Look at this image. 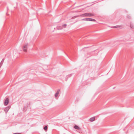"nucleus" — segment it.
I'll return each instance as SVG.
<instances>
[{
  "instance_id": "ddd939ff",
  "label": "nucleus",
  "mask_w": 134,
  "mask_h": 134,
  "mask_svg": "<svg viewBox=\"0 0 134 134\" xmlns=\"http://www.w3.org/2000/svg\"><path fill=\"white\" fill-rule=\"evenodd\" d=\"M48 127L47 126H45L43 128V129L44 130H47V129Z\"/></svg>"
},
{
  "instance_id": "f8f14e48",
  "label": "nucleus",
  "mask_w": 134,
  "mask_h": 134,
  "mask_svg": "<svg viewBox=\"0 0 134 134\" xmlns=\"http://www.w3.org/2000/svg\"><path fill=\"white\" fill-rule=\"evenodd\" d=\"M4 60V59L3 58V59H2L1 62V63H0V68H1V63H2V64L3 63Z\"/></svg>"
},
{
  "instance_id": "2eb2a0df",
  "label": "nucleus",
  "mask_w": 134,
  "mask_h": 134,
  "mask_svg": "<svg viewBox=\"0 0 134 134\" xmlns=\"http://www.w3.org/2000/svg\"><path fill=\"white\" fill-rule=\"evenodd\" d=\"M127 17L128 18H129V19L130 18H131L130 16L129 15H127Z\"/></svg>"
},
{
  "instance_id": "9d476101",
  "label": "nucleus",
  "mask_w": 134,
  "mask_h": 134,
  "mask_svg": "<svg viewBox=\"0 0 134 134\" xmlns=\"http://www.w3.org/2000/svg\"><path fill=\"white\" fill-rule=\"evenodd\" d=\"M89 18H86L82 19H81V20L82 21H89Z\"/></svg>"
},
{
  "instance_id": "4468645a",
  "label": "nucleus",
  "mask_w": 134,
  "mask_h": 134,
  "mask_svg": "<svg viewBox=\"0 0 134 134\" xmlns=\"http://www.w3.org/2000/svg\"><path fill=\"white\" fill-rule=\"evenodd\" d=\"M121 27V26L119 25H116L114 26V27L116 28H119Z\"/></svg>"
},
{
  "instance_id": "1a4fd4ad",
  "label": "nucleus",
  "mask_w": 134,
  "mask_h": 134,
  "mask_svg": "<svg viewBox=\"0 0 134 134\" xmlns=\"http://www.w3.org/2000/svg\"><path fill=\"white\" fill-rule=\"evenodd\" d=\"M66 24H64L63 25H62V27H61V28L60 29H61L63 28H65L66 27Z\"/></svg>"
},
{
  "instance_id": "f257e3e1",
  "label": "nucleus",
  "mask_w": 134,
  "mask_h": 134,
  "mask_svg": "<svg viewBox=\"0 0 134 134\" xmlns=\"http://www.w3.org/2000/svg\"><path fill=\"white\" fill-rule=\"evenodd\" d=\"M94 16V14H92L91 13H86L80 15L79 16H76L77 17L78 16H80L82 17H91Z\"/></svg>"
},
{
  "instance_id": "9b49d317",
  "label": "nucleus",
  "mask_w": 134,
  "mask_h": 134,
  "mask_svg": "<svg viewBox=\"0 0 134 134\" xmlns=\"http://www.w3.org/2000/svg\"><path fill=\"white\" fill-rule=\"evenodd\" d=\"M130 27L132 28H134V26L133 25V24H132L131 23H130Z\"/></svg>"
},
{
  "instance_id": "423d86ee",
  "label": "nucleus",
  "mask_w": 134,
  "mask_h": 134,
  "mask_svg": "<svg viewBox=\"0 0 134 134\" xmlns=\"http://www.w3.org/2000/svg\"><path fill=\"white\" fill-rule=\"evenodd\" d=\"M95 119V117H92L90 119V121H93Z\"/></svg>"
},
{
  "instance_id": "39448f33",
  "label": "nucleus",
  "mask_w": 134,
  "mask_h": 134,
  "mask_svg": "<svg viewBox=\"0 0 134 134\" xmlns=\"http://www.w3.org/2000/svg\"><path fill=\"white\" fill-rule=\"evenodd\" d=\"M60 91V89H59L58 90L57 92H56V93L55 94V97H57Z\"/></svg>"
},
{
  "instance_id": "0eeeda50",
  "label": "nucleus",
  "mask_w": 134,
  "mask_h": 134,
  "mask_svg": "<svg viewBox=\"0 0 134 134\" xmlns=\"http://www.w3.org/2000/svg\"><path fill=\"white\" fill-rule=\"evenodd\" d=\"M74 127L75 129L77 130H79L80 129V127L77 125H75L74 126Z\"/></svg>"
},
{
  "instance_id": "7ed1b4c3",
  "label": "nucleus",
  "mask_w": 134,
  "mask_h": 134,
  "mask_svg": "<svg viewBox=\"0 0 134 134\" xmlns=\"http://www.w3.org/2000/svg\"><path fill=\"white\" fill-rule=\"evenodd\" d=\"M9 102V99L8 98H6L4 102V105H8Z\"/></svg>"
},
{
  "instance_id": "f3484780",
  "label": "nucleus",
  "mask_w": 134,
  "mask_h": 134,
  "mask_svg": "<svg viewBox=\"0 0 134 134\" xmlns=\"http://www.w3.org/2000/svg\"><path fill=\"white\" fill-rule=\"evenodd\" d=\"M70 76V75H69L66 76L67 78H68V77H69Z\"/></svg>"
},
{
  "instance_id": "6e6552de",
  "label": "nucleus",
  "mask_w": 134,
  "mask_h": 134,
  "mask_svg": "<svg viewBox=\"0 0 134 134\" xmlns=\"http://www.w3.org/2000/svg\"><path fill=\"white\" fill-rule=\"evenodd\" d=\"M89 21H95L96 20L93 19L89 18Z\"/></svg>"
},
{
  "instance_id": "f03ea898",
  "label": "nucleus",
  "mask_w": 134,
  "mask_h": 134,
  "mask_svg": "<svg viewBox=\"0 0 134 134\" xmlns=\"http://www.w3.org/2000/svg\"><path fill=\"white\" fill-rule=\"evenodd\" d=\"M28 46V44H25L23 46V49L24 52H27Z\"/></svg>"
},
{
  "instance_id": "20e7f679",
  "label": "nucleus",
  "mask_w": 134,
  "mask_h": 134,
  "mask_svg": "<svg viewBox=\"0 0 134 134\" xmlns=\"http://www.w3.org/2000/svg\"><path fill=\"white\" fill-rule=\"evenodd\" d=\"M10 108V107L9 106H8L5 108L4 109V110L5 112L6 113H7L8 111L9 110V109Z\"/></svg>"
},
{
  "instance_id": "dca6fc26",
  "label": "nucleus",
  "mask_w": 134,
  "mask_h": 134,
  "mask_svg": "<svg viewBox=\"0 0 134 134\" xmlns=\"http://www.w3.org/2000/svg\"><path fill=\"white\" fill-rule=\"evenodd\" d=\"M13 134H21V133L17 132V133H14Z\"/></svg>"
},
{
  "instance_id": "a211bd4d",
  "label": "nucleus",
  "mask_w": 134,
  "mask_h": 134,
  "mask_svg": "<svg viewBox=\"0 0 134 134\" xmlns=\"http://www.w3.org/2000/svg\"><path fill=\"white\" fill-rule=\"evenodd\" d=\"M67 79H66V78L65 80L66 81H67Z\"/></svg>"
}]
</instances>
